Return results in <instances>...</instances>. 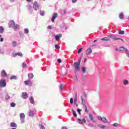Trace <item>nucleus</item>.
<instances>
[{
	"instance_id": "nucleus-42",
	"label": "nucleus",
	"mask_w": 129,
	"mask_h": 129,
	"mask_svg": "<svg viewBox=\"0 0 129 129\" xmlns=\"http://www.w3.org/2000/svg\"><path fill=\"white\" fill-rule=\"evenodd\" d=\"M55 48H56V49H60V46H59V45L56 44L55 45Z\"/></svg>"
},
{
	"instance_id": "nucleus-31",
	"label": "nucleus",
	"mask_w": 129,
	"mask_h": 129,
	"mask_svg": "<svg viewBox=\"0 0 129 129\" xmlns=\"http://www.w3.org/2000/svg\"><path fill=\"white\" fill-rule=\"evenodd\" d=\"M63 89H64V85L63 84H61L59 86V89H60L61 90H63Z\"/></svg>"
},
{
	"instance_id": "nucleus-56",
	"label": "nucleus",
	"mask_w": 129,
	"mask_h": 129,
	"mask_svg": "<svg viewBox=\"0 0 129 129\" xmlns=\"http://www.w3.org/2000/svg\"><path fill=\"white\" fill-rule=\"evenodd\" d=\"M87 61V58H85L84 59V62H86Z\"/></svg>"
},
{
	"instance_id": "nucleus-15",
	"label": "nucleus",
	"mask_w": 129,
	"mask_h": 129,
	"mask_svg": "<svg viewBox=\"0 0 129 129\" xmlns=\"http://www.w3.org/2000/svg\"><path fill=\"white\" fill-rule=\"evenodd\" d=\"M77 103V93L76 94V96L74 100V104H76Z\"/></svg>"
},
{
	"instance_id": "nucleus-45",
	"label": "nucleus",
	"mask_w": 129,
	"mask_h": 129,
	"mask_svg": "<svg viewBox=\"0 0 129 129\" xmlns=\"http://www.w3.org/2000/svg\"><path fill=\"white\" fill-rule=\"evenodd\" d=\"M81 51H82V48H80L78 51V53H80V52H81Z\"/></svg>"
},
{
	"instance_id": "nucleus-49",
	"label": "nucleus",
	"mask_w": 129,
	"mask_h": 129,
	"mask_svg": "<svg viewBox=\"0 0 129 129\" xmlns=\"http://www.w3.org/2000/svg\"><path fill=\"white\" fill-rule=\"evenodd\" d=\"M82 121L84 123H85V122H86V120L84 119V118H83L82 119Z\"/></svg>"
},
{
	"instance_id": "nucleus-46",
	"label": "nucleus",
	"mask_w": 129,
	"mask_h": 129,
	"mask_svg": "<svg viewBox=\"0 0 129 129\" xmlns=\"http://www.w3.org/2000/svg\"><path fill=\"white\" fill-rule=\"evenodd\" d=\"M61 61H62L61 60V59L58 58V59H57V62H58V63H61Z\"/></svg>"
},
{
	"instance_id": "nucleus-25",
	"label": "nucleus",
	"mask_w": 129,
	"mask_h": 129,
	"mask_svg": "<svg viewBox=\"0 0 129 129\" xmlns=\"http://www.w3.org/2000/svg\"><path fill=\"white\" fill-rule=\"evenodd\" d=\"M28 77L29 78L32 79L34 77V75L32 73L28 74Z\"/></svg>"
},
{
	"instance_id": "nucleus-17",
	"label": "nucleus",
	"mask_w": 129,
	"mask_h": 129,
	"mask_svg": "<svg viewBox=\"0 0 129 129\" xmlns=\"http://www.w3.org/2000/svg\"><path fill=\"white\" fill-rule=\"evenodd\" d=\"M5 31V29L3 26H0V34H4V32Z\"/></svg>"
},
{
	"instance_id": "nucleus-23",
	"label": "nucleus",
	"mask_w": 129,
	"mask_h": 129,
	"mask_svg": "<svg viewBox=\"0 0 129 129\" xmlns=\"http://www.w3.org/2000/svg\"><path fill=\"white\" fill-rule=\"evenodd\" d=\"M10 79H11V80H16V79H17V76H12L10 77Z\"/></svg>"
},
{
	"instance_id": "nucleus-58",
	"label": "nucleus",
	"mask_w": 129,
	"mask_h": 129,
	"mask_svg": "<svg viewBox=\"0 0 129 129\" xmlns=\"http://www.w3.org/2000/svg\"><path fill=\"white\" fill-rule=\"evenodd\" d=\"M121 41L122 42H124V40L123 39H121Z\"/></svg>"
},
{
	"instance_id": "nucleus-59",
	"label": "nucleus",
	"mask_w": 129,
	"mask_h": 129,
	"mask_svg": "<svg viewBox=\"0 0 129 129\" xmlns=\"http://www.w3.org/2000/svg\"><path fill=\"white\" fill-rule=\"evenodd\" d=\"M82 56H83V54H82V55H81V58H82Z\"/></svg>"
},
{
	"instance_id": "nucleus-33",
	"label": "nucleus",
	"mask_w": 129,
	"mask_h": 129,
	"mask_svg": "<svg viewBox=\"0 0 129 129\" xmlns=\"http://www.w3.org/2000/svg\"><path fill=\"white\" fill-rule=\"evenodd\" d=\"M84 106V107H85V111L86 112H88V111H89V110H88V109H87V106H86V105H85V106Z\"/></svg>"
},
{
	"instance_id": "nucleus-60",
	"label": "nucleus",
	"mask_w": 129,
	"mask_h": 129,
	"mask_svg": "<svg viewBox=\"0 0 129 129\" xmlns=\"http://www.w3.org/2000/svg\"><path fill=\"white\" fill-rule=\"evenodd\" d=\"M96 41H97V40H95L94 41V43H95V42H96Z\"/></svg>"
},
{
	"instance_id": "nucleus-47",
	"label": "nucleus",
	"mask_w": 129,
	"mask_h": 129,
	"mask_svg": "<svg viewBox=\"0 0 129 129\" xmlns=\"http://www.w3.org/2000/svg\"><path fill=\"white\" fill-rule=\"evenodd\" d=\"M47 29H49V30H51L52 29V26H49L48 27H47Z\"/></svg>"
},
{
	"instance_id": "nucleus-36",
	"label": "nucleus",
	"mask_w": 129,
	"mask_h": 129,
	"mask_svg": "<svg viewBox=\"0 0 129 129\" xmlns=\"http://www.w3.org/2000/svg\"><path fill=\"white\" fill-rule=\"evenodd\" d=\"M89 117L91 120H93V116L90 114H89Z\"/></svg>"
},
{
	"instance_id": "nucleus-1",
	"label": "nucleus",
	"mask_w": 129,
	"mask_h": 129,
	"mask_svg": "<svg viewBox=\"0 0 129 129\" xmlns=\"http://www.w3.org/2000/svg\"><path fill=\"white\" fill-rule=\"evenodd\" d=\"M109 38L112 39V40H120V38L117 37H114L113 35H108L107 37H104L101 39L102 41H109Z\"/></svg>"
},
{
	"instance_id": "nucleus-55",
	"label": "nucleus",
	"mask_w": 129,
	"mask_h": 129,
	"mask_svg": "<svg viewBox=\"0 0 129 129\" xmlns=\"http://www.w3.org/2000/svg\"><path fill=\"white\" fill-rule=\"evenodd\" d=\"M89 125H90V126H94L93 124H89Z\"/></svg>"
},
{
	"instance_id": "nucleus-24",
	"label": "nucleus",
	"mask_w": 129,
	"mask_h": 129,
	"mask_svg": "<svg viewBox=\"0 0 129 129\" xmlns=\"http://www.w3.org/2000/svg\"><path fill=\"white\" fill-rule=\"evenodd\" d=\"M123 84H124V85H127V84H128V81L124 80L123 82Z\"/></svg>"
},
{
	"instance_id": "nucleus-16",
	"label": "nucleus",
	"mask_w": 129,
	"mask_h": 129,
	"mask_svg": "<svg viewBox=\"0 0 129 129\" xmlns=\"http://www.w3.org/2000/svg\"><path fill=\"white\" fill-rule=\"evenodd\" d=\"M119 18L121 19H123V18H124V15H123V13H120L119 15Z\"/></svg>"
},
{
	"instance_id": "nucleus-38",
	"label": "nucleus",
	"mask_w": 129,
	"mask_h": 129,
	"mask_svg": "<svg viewBox=\"0 0 129 129\" xmlns=\"http://www.w3.org/2000/svg\"><path fill=\"white\" fill-rule=\"evenodd\" d=\"M40 14L41 16H44V11H40Z\"/></svg>"
},
{
	"instance_id": "nucleus-62",
	"label": "nucleus",
	"mask_w": 129,
	"mask_h": 129,
	"mask_svg": "<svg viewBox=\"0 0 129 129\" xmlns=\"http://www.w3.org/2000/svg\"><path fill=\"white\" fill-rule=\"evenodd\" d=\"M76 106H78V105L76 104Z\"/></svg>"
},
{
	"instance_id": "nucleus-18",
	"label": "nucleus",
	"mask_w": 129,
	"mask_h": 129,
	"mask_svg": "<svg viewBox=\"0 0 129 129\" xmlns=\"http://www.w3.org/2000/svg\"><path fill=\"white\" fill-rule=\"evenodd\" d=\"M14 55V57H16V56H22L23 54L21 52H18L17 53H15Z\"/></svg>"
},
{
	"instance_id": "nucleus-54",
	"label": "nucleus",
	"mask_w": 129,
	"mask_h": 129,
	"mask_svg": "<svg viewBox=\"0 0 129 129\" xmlns=\"http://www.w3.org/2000/svg\"><path fill=\"white\" fill-rule=\"evenodd\" d=\"M28 3L32 2V0H26Z\"/></svg>"
},
{
	"instance_id": "nucleus-30",
	"label": "nucleus",
	"mask_w": 129,
	"mask_h": 129,
	"mask_svg": "<svg viewBox=\"0 0 129 129\" xmlns=\"http://www.w3.org/2000/svg\"><path fill=\"white\" fill-rule=\"evenodd\" d=\"M119 35H123V34H124V31L120 30V31L119 32Z\"/></svg>"
},
{
	"instance_id": "nucleus-29",
	"label": "nucleus",
	"mask_w": 129,
	"mask_h": 129,
	"mask_svg": "<svg viewBox=\"0 0 129 129\" xmlns=\"http://www.w3.org/2000/svg\"><path fill=\"white\" fill-rule=\"evenodd\" d=\"M13 28H14V30H18V28H19V25H14V26H13Z\"/></svg>"
},
{
	"instance_id": "nucleus-61",
	"label": "nucleus",
	"mask_w": 129,
	"mask_h": 129,
	"mask_svg": "<svg viewBox=\"0 0 129 129\" xmlns=\"http://www.w3.org/2000/svg\"><path fill=\"white\" fill-rule=\"evenodd\" d=\"M85 97H86V94L85 95Z\"/></svg>"
},
{
	"instance_id": "nucleus-43",
	"label": "nucleus",
	"mask_w": 129,
	"mask_h": 129,
	"mask_svg": "<svg viewBox=\"0 0 129 129\" xmlns=\"http://www.w3.org/2000/svg\"><path fill=\"white\" fill-rule=\"evenodd\" d=\"M39 125L40 126V128L41 129H45V126H44L42 124H39Z\"/></svg>"
},
{
	"instance_id": "nucleus-34",
	"label": "nucleus",
	"mask_w": 129,
	"mask_h": 129,
	"mask_svg": "<svg viewBox=\"0 0 129 129\" xmlns=\"http://www.w3.org/2000/svg\"><path fill=\"white\" fill-rule=\"evenodd\" d=\"M78 121L79 123H80L81 124H83V122L82 121V120H81L80 119H78Z\"/></svg>"
},
{
	"instance_id": "nucleus-19",
	"label": "nucleus",
	"mask_w": 129,
	"mask_h": 129,
	"mask_svg": "<svg viewBox=\"0 0 129 129\" xmlns=\"http://www.w3.org/2000/svg\"><path fill=\"white\" fill-rule=\"evenodd\" d=\"M29 100H30V102L32 104H33V103L35 102V101H34V98H33V97H30L29 98Z\"/></svg>"
},
{
	"instance_id": "nucleus-39",
	"label": "nucleus",
	"mask_w": 129,
	"mask_h": 129,
	"mask_svg": "<svg viewBox=\"0 0 129 129\" xmlns=\"http://www.w3.org/2000/svg\"><path fill=\"white\" fill-rule=\"evenodd\" d=\"M26 66H27V64H26V63H22V67L23 68H26Z\"/></svg>"
},
{
	"instance_id": "nucleus-35",
	"label": "nucleus",
	"mask_w": 129,
	"mask_h": 129,
	"mask_svg": "<svg viewBox=\"0 0 129 129\" xmlns=\"http://www.w3.org/2000/svg\"><path fill=\"white\" fill-rule=\"evenodd\" d=\"M11 106L12 107H15L16 106V104L14 102L11 103Z\"/></svg>"
},
{
	"instance_id": "nucleus-26",
	"label": "nucleus",
	"mask_w": 129,
	"mask_h": 129,
	"mask_svg": "<svg viewBox=\"0 0 129 129\" xmlns=\"http://www.w3.org/2000/svg\"><path fill=\"white\" fill-rule=\"evenodd\" d=\"M25 114L24 113H21L20 114V117L21 118H24L25 117Z\"/></svg>"
},
{
	"instance_id": "nucleus-7",
	"label": "nucleus",
	"mask_w": 129,
	"mask_h": 129,
	"mask_svg": "<svg viewBox=\"0 0 129 129\" xmlns=\"http://www.w3.org/2000/svg\"><path fill=\"white\" fill-rule=\"evenodd\" d=\"M1 76L2 77H7L8 76V74H7V72H6V71L3 70L1 72Z\"/></svg>"
},
{
	"instance_id": "nucleus-4",
	"label": "nucleus",
	"mask_w": 129,
	"mask_h": 129,
	"mask_svg": "<svg viewBox=\"0 0 129 129\" xmlns=\"http://www.w3.org/2000/svg\"><path fill=\"white\" fill-rule=\"evenodd\" d=\"M98 119H99V120H101V121H103V122L106 123L107 122V119H106L105 117H102L100 116H98Z\"/></svg>"
},
{
	"instance_id": "nucleus-10",
	"label": "nucleus",
	"mask_w": 129,
	"mask_h": 129,
	"mask_svg": "<svg viewBox=\"0 0 129 129\" xmlns=\"http://www.w3.org/2000/svg\"><path fill=\"white\" fill-rule=\"evenodd\" d=\"M58 17V14L57 13H54L53 16L52 18H51V22L54 23V21H55V19Z\"/></svg>"
},
{
	"instance_id": "nucleus-44",
	"label": "nucleus",
	"mask_w": 129,
	"mask_h": 129,
	"mask_svg": "<svg viewBox=\"0 0 129 129\" xmlns=\"http://www.w3.org/2000/svg\"><path fill=\"white\" fill-rule=\"evenodd\" d=\"M113 126H118V124L117 123H114L113 124Z\"/></svg>"
},
{
	"instance_id": "nucleus-57",
	"label": "nucleus",
	"mask_w": 129,
	"mask_h": 129,
	"mask_svg": "<svg viewBox=\"0 0 129 129\" xmlns=\"http://www.w3.org/2000/svg\"><path fill=\"white\" fill-rule=\"evenodd\" d=\"M10 2H11V3H13V2H15V0H10Z\"/></svg>"
},
{
	"instance_id": "nucleus-51",
	"label": "nucleus",
	"mask_w": 129,
	"mask_h": 129,
	"mask_svg": "<svg viewBox=\"0 0 129 129\" xmlns=\"http://www.w3.org/2000/svg\"><path fill=\"white\" fill-rule=\"evenodd\" d=\"M0 41H1V42H4V38H1Z\"/></svg>"
},
{
	"instance_id": "nucleus-9",
	"label": "nucleus",
	"mask_w": 129,
	"mask_h": 129,
	"mask_svg": "<svg viewBox=\"0 0 129 129\" xmlns=\"http://www.w3.org/2000/svg\"><path fill=\"white\" fill-rule=\"evenodd\" d=\"M55 39L56 41H59L60 38H62V34H59L57 35H55Z\"/></svg>"
},
{
	"instance_id": "nucleus-53",
	"label": "nucleus",
	"mask_w": 129,
	"mask_h": 129,
	"mask_svg": "<svg viewBox=\"0 0 129 129\" xmlns=\"http://www.w3.org/2000/svg\"><path fill=\"white\" fill-rule=\"evenodd\" d=\"M62 129H68V128H67L66 127H65V126H63V127H62Z\"/></svg>"
},
{
	"instance_id": "nucleus-13",
	"label": "nucleus",
	"mask_w": 129,
	"mask_h": 129,
	"mask_svg": "<svg viewBox=\"0 0 129 129\" xmlns=\"http://www.w3.org/2000/svg\"><path fill=\"white\" fill-rule=\"evenodd\" d=\"M119 50L120 51H124L125 52H128V50L126 48L123 47H120Z\"/></svg>"
},
{
	"instance_id": "nucleus-52",
	"label": "nucleus",
	"mask_w": 129,
	"mask_h": 129,
	"mask_svg": "<svg viewBox=\"0 0 129 129\" xmlns=\"http://www.w3.org/2000/svg\"><path fill=\"white\" fill-rule=\"evenodd\" d=\"M126 55H127V56L128 57V58H129V52H127L126 53Z\"/></svg>"
},
{
	"instance_id": "nucleus-32",
	"label": "nucleus",
	"mask_w": 129,
	"mask_h": 129,
	"mask_svg": "<svg viewBox=\"0 0 129 129\" xmlns=\"http://www.w3.org/2000/svg\"><path fill=\"white\" fill-rule=\"evenodd\" d=\"M12 46H13V47H16V46H17V42L13 41L12 42Z\"/></svg>"
},
{
	"instance_id": "nucleus-21",
	"label": "nucleus",
	"mask_w": 129,
	"mask_h": 129,
	"mask_svg": "<svg viewBox=\"0 0 129 129\" xmlns=\"http://www.w3.org/2000/svg\"><path fill=\"white\" fill-rule=\"evenodd\" d=\"M98 126H99L100 128H102V129L106 128V126L103 125L102 124H99Z\"/></svg>"
},
{
	"instance_id": "nucleus-22",
	"label": "nucleus",
	"mask_w": 129,
	"mask_h": 129,
	"mask_svg": "<svg viewBox=\"0 0 129 129\" xmlns=\"http://www.w3.org/2000/svg\"><path fill=\"white\" fill-rule=\"evenodd\" d=\"M73 114L75 117H77V114L76 113V111L73 109Z\"/></svg>"
},
{
	"instance_id": "nucleus-11",
	"label": "nucleus",
	"mask_w": 129,
	"mask_h": 129,
	"mask_svg": "<svg viewBox=\"0 0 129 129\" xmlns=\"http://www.w3.org/2000/svg\"><path fill=\"white\" fill-rule=\"evenodd\" d=\"M91 52H92V49H91V48L87 49L86 51V54L87 56H88V55H89V54H91Z\"/></svg>"
},
{
	"instance_id": "nucleus-37",
	"label": "nucleus",
	"mask_w": 129,
	"mask_h": 129,
	"mask_svg": "<svg viewBox=\"0 0 129 129\" xmlns=\"http://www.w3.org/2000/svg\"><path fill=\"white\" fill-rule=\"evenodd\" d=\"M24 32L25 34H29V29H25Z\"/></svg>"
},
{
	"instance_id": "nucleus-5",
	"label": "nucleus",
	"mask_w": 129,
	"mask_h": 129,
	"mask_svg": "<svg viewBox=\"0 0 129 129\" xmlns=\"http://www.w3.org/2000/svg\"><path fill=\"white\" fill-rule=\"evenodd\" d=\"M21 97L23 98V99H27V97H28V93L26 92H23L22 93Z\"/></svg>"
},
{
	"instance_id": "nucleus-48",
	"label": "nucleus",
	"mask_w": 129,
	"mask_h": 129,
	"mask_svg": "<svg viewBox=\"0 0 129 129\" xmlns=\"http://www.w3.org/2000/svg\"><path fill=\"white\" fill-rule=\"evenodd\" d=\"M77 111H78L79 114H81V110L80 109H78Z\"/></svg>"
},
{
	"instance_id": "nucleus-50",
	"label": "nucleus",
	"mask_w": 129,
	"mask_h": 129,
	"mask_svg": "<svg viewBox=\"0 0 129 129\" xmlns=\"http://www.w3.org/2000/svg\"><path fill=\"white\" fill-rule=\"evenodd\" d=\"M76 2H77V0H72V3L73 4H75V3H76Z\"/></svg>"
},
{
	"instance_id": "nucleus-8",
	"label": "nucleus",
	"mask_w": 129,
	"mask_h": 129,
	"mask_svg": "<svg viewBox=\"0 0 129 129\" xmlns=\"http://www.w3.org/2000/svg\"><path fill=\"white\" fill-rule=\"evenodd\" d=\"M80 98H81V101L82 102V104H83V105L84 106L86 105L85 103H86V101L85 100L84 98H83V96H81Z\"/></svg>"
},
{
	"instance_id": "nucleus-20",
	"label": "nucleus",
	"mask_w": 129,
	"mask_h": 129,
	"mask_svg": "<svg viewBox=\"0 0 129 129\" xmlns=\"http://www.w3.org/2000/svg\"><path fill=\"white\" fill-rule=\"evenodd\" d=\"M24 84L25 85H30V84H31V81H24Z\"/></svg>"
},
{
	"instance_id": "nucleus-40",
	"label": "nucleus",
	"mask_w": 129,
	"mask_h": 129,
	"mask_svg": "<svg viewBox=\"0 0 129 129\" xmlns=\"http://www.w3.org/2000/svg\"><path fill=\"white\" fill-rule=\"evenodd\" d=\"M10 98H11V97H10V96L9 95H7L6 96V99H10Z\"/></svg>"
},
{
	"instance_id": "nucleus-3",
	"label": "nucleus",
	"mask_w": 129,
	"mask_h": 129,
	"mask_svg": "<svg viewBox=\"0 0 129 129\" xmlns=\"http://www.w3.org/2000/svg\"><path fill=\"white\" fill-rule=\"evenodd\" d=\"M7 85V83L6 82V80H2L0 81V86L1 87H6Z\"/></svg>"
},
{
	"instance_id": "nucleus-6",
	"label": "nucleus",
	"mask_w": 129,
	"mask_h": 129,
	"mask_svg": "<svg viewBox=\"0 0 129 129\" xmlns=\"http://www.w3.org/2000/svg\"><path fill=\"white\" fill-rule=\"evenodd\" d=\"M33 9L35 11H37V10H39V4H38V3H37V2L34 3Z\"/></svg>"
},
{
	"instance_id": "nucleus-14",
	"label": "nucleus",
	"mask_w": 129,
	"mask_h": 129,
	"mask_svg": "<svg viewBox=\"0 0 129 129\" xmlns=\"http://www.w3.org/2000/svg\"><path fill=\"white\" fill-rule=\"evenodd\" d=\"M11 127H17V124L15 122H12L10 123Z\"/></svg>"
},
{
	"instance_id": "nucleus-12",
	"label": "nucleus",
	"mask_w": 129,
	"mask_h": 129,
	"mask_svg": "<svg viewBox=\"0 0 129 129\" xmlns=\"http://www.w3.org/2000/svg\"><path fill=\"white\" fill-rule=\"evenodd\" d=\"M15 26V22L13 21H11L9 22V27L10 28H13Z\"/></svg>"
},
{
	"instance_id": "nucleus-28",
	"label": "nucleus",
	"mask_w": 129,
	"mask_h": 129,
	"mask_svg": "<svg viewBox=\"0 0 129 129\" xmlns=\"http://www.w3.org/2000/svg\"><path fill=\"white\" fill-rule=\"evenodd\" d=\"M30 116H33L34 115V111L30 110L29 112Z\"/></svg>"
},
{
	"instance_id": "nucleus-27",
	"label": "nucleus",
	"mask_w": 129,
	"mask_h": 129,
	"mask_svg": "<svg viewBox=\"0 0 129 129\" xmlns=\"http://www.w3.org/2000/svg\"><path fill=\"white\" fill-rule=\"evenodd\" d=\"M82 70L83 73H86V68L84 67H83L82 68Z\"/></svg>"
},
{
	"instance_id": "nucleus-41",
	"label": "nucleus",
	"mask_w": 129,
	"mask_h": 129,
	"mask_svg": "<svg viewBox=\"0 0 129 129\" xmlns=\"http://www.w3.org/2000/svg\"><path fill=\"white\" fill-rule=\"evenodd\" d=\"M70 103L71 104H73V98H71V99H70Z\"/></svg>"
},
{
	"instance_id": "nucleus-2",
	"label": "nucleus",
	"mask_w": 129,
	"mask_h": 129,
	"mask_svg": "<svg viewBox=\"0 0 129 129\" xmlns=\"http://www.w3.org/2000/svg\"><path fill=\"white\" fill-rule=\"evenodd\" d=\"M81 62V58L78 60V62H74V66L76 71H80V62Z\"/></svg>"
},
{
	"instance_id": "nucleus-63",
	"label": "nucleus",
	"mask_w": 129,
	"mask_h": 129,
	"mask_svg": "<svg viewBox=\"0 0 129 129\" xmlns=\"http://www.w3.org/2000/svg\"><path fill=\"white\" fill-rule=\"evenodd\" d=\"M1 37H2V35H0V38H1Z\"/></svg>"
}]
</instances>
